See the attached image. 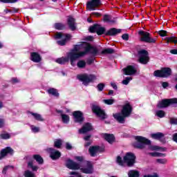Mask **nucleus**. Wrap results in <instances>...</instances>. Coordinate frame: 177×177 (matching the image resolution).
I'll return each mask as SVG.
<instances>
[{
	"label": "nucleus",
	"mask_w": 177,
	"mask_h": 177,
	"mask_svg": "<svg viewBox=\"0 0 177 177\" xmlns=\"http://www.w3.org/2000/svg\"><path fill=\"white\" fill-rule=\"evenodd\" d=\"M133 108L129 102L122 106V110L120 113L113 114V117L119 124H125V118L131 116Z\"/></svg>",
	"instance_id": "obj_1"
},
{
	"label": "nucleus",
	"mask_w": 177,
	"mask_h": 177,
	"mask_svg": "<svg viewBox=\"0 0 177 177\" xmlns=\"http://www.w3.org/2000/svg\"><path fill=\"white\" fill-rule=\"evenodd\" d=\"M135 140H136L133 142V146L135 149H140L143 150L146 146H149V150L152 151L159 150V147L157 145H151V141L142 136H135Z\"/></svg>",
	"instance_id": "obj_2"
},
{
	"label": "nucleus",
	"mask_w": 177,
	"mask_h": 177,
	"mask_svg": "<svg viewBox=\"0 0 177 177\" xmlns=\"http://www.w3.org/2000/svg\"><path fill=\"white\" fill-rule=\"evenodd\" d=\"M116 162L121 167L124 166V162L127 164V167H133L136 164V156L132 152H127L123 157V160L121 156H118Z\"/></svg>",
	"instance_id": "obj_3"
},
{
	"label": "nucleus",
	"mask_w": 177,
	"mask_h": 177,
	"mask_svg": "<svg viewBox=\"0 0 177 177\" xmlns=\"http://www.w3.org/2000/svg\"><path fill=\"white\" fill-rule=\"evenodd\" d=\"M75 160H76L77 162H86V167H82L80 169V171L82 172V174H86L89 175L93 174V164H92L90 160H85V158L84 156H75Z\"/></svg>",
	"instance_id": "obj_4"
},
{
	"label": "nucleus",
	"mask_w": 177,
	"mask_h": 177,
	"mask_svg": "<svg viewBox=\"0 0 177 177\" xmlns=\"http://www.w3.org/2000/svg\"><path fill=\"white\" fill-rule=\"evenodd\" d=\"M122 30L118 29L115 28H111L109 30L106 31V28L100 25L98 26V29L97 30L96 34L98 35H106V37H115V35H118V34H121Z\"/></svg>",
	"instance_id": "obj_5"
},
{
	"label": "nucleus",
	"mask_w": 177,
	"mask_h": 177,
	"mask_svg": "<svg viewBox=\"0 0 177 177\" xmlns=\"http://www.w3.org/2000/svg\"><path fill=\"white\" fill-rule=\"evenodd\" d=\"M77 80L79 81H81V82L83 83V84L85 85V86H88L91 82H94L96 80V75H88L86 73L84 74H80L77 75Z\"/></svg>",
	"instance_id": "obj_6"
},
{
	"label": "nucleus",
	"mask_w": 177,
	"mask_h": 177,
	"mask_svg": "<svg viewBox=\"0 0 177 177\" xmlns=\"http://www.w3.org/2000/svg\"><path fill=\"white\" fill-rule=\"evenodd\" d=\"M153 75L158 78H168V77L172 75V69L168 67H163L160 70L155 71Z\"/></svg>",
	"instance_id": "obj_7"
},
{
	"label": "nucleus",
	"mask_w": 177,
	"mask_h": 177,
	"mask_svg": "<svg viewBox=\"0 0 177 177\" xmlns=\"http://www.w3.org/2000/svg\"><path fill=\"white\" fill-rule=\"evenodd\" d=\"M83 48L84 50L83 51L85 55H88V53H91L93 56H97L99 55V50L97 48L91 45V44L84 41L82 42Z\"/></svg>",
	"instance_id": "obj_8"
},
{
	"label": "nucleus",
	"mask_w": 177,
	"mask_h": 177,
	"mask_svg": "<svg viewBox=\"0 0 177 177\" xmlns=\"http://www.w3.org/2000/svg\"><path fill=\"white\" fill-rule=\"evenodd\" d=\"M138 35L141 37L140 41L147 44H156V39L151 37V35L145 30H139Z\"/></svg>",
	"instance_id": "obj_9"
},
{
	"label": "nucleus",
	"mask_w": 177,
	"mask_h": 177,
	"mask_svg": "<svg viewBox=\"0 0 177 177\" xmlns=\"http://www.w3.org/2000/svg\"><path fill=\"white\" fill-rule=\"evenodd\" d=\"M91 111L94 114H95L97 117L101 118V120H106V118H109V115H107L106 111H104V110L102 109V107H100L98 105L93 104L91 106Z\"/></svg>",
	"instance_id": "obj_10"
},
{
	"label": "nucleus",
	"mask_w": 177,
	"mask_h": 177,
	"mask_svg": "<svg viewBox=\"0 0 177 177\" xmlns=\"http://www.w3.org/2000/svg\"><path fill=\"white\" fill-rule=\"evenodd\" d=\"M172 104H177V98L163 99L157 104L158 109H167Z\"/></svg>",
	"instance_id": "obj_11"
},
{
	"label": "nucleus",
	"mask_w": 177,
	"mask_h": 177,
	"mask_svg": "<svg viewBox=\"0 0 177 177\" xmlns=\"http://www.w3.org/2000/svg\"><path fill=\"white\" fill-rule=\"evenodd\" d=\"M138 62L141 64H147L150 61V57H149V52L145 49H142L138 51Z\"/></svg>",
	"instance_id": "obj_12"
},
{
	"label": "nucleus",
	"mask_w": 177,
	"mask_h": 177,
	"mask_svg": "<svg viewBox=\"0 0 177 177\" xmlns=\"http://www.w3.org/2000/svg\"><path fill=\"white\" fill-rule=\"evenodd\" d=\"M82 56H85L84 51L80 53H74L71 51L67 54L68 60L71 61V66H74V62L75 60H77V59H80V57H82Z\"/></svg>",
	"instance_id": "obj_13"
},
{
	"label": "nucleus",
	"mask_w": 177,
	"mask_h": 177,
	"mask_svg": "<svg viewBox=\"0 0 177 177\" xmlns=\"http://www.w3.org/2000/svg\"><path fill=\"white\" fill-rule=\"evenodd\" d=\"M102 0H91L87 1L86 8L88 10H96V8L102 6Z\"/></svg>",
	"instance_id": "obj_14"
},
{
	"label": "nucleus",
	"mask_w": 177,
	"mask_h": 177,
	"mask_svg": "<svg viewBox=\"0 0 177 177\" xmlns=\"http://www.w3.org/2000/svg\"><path fill=\"white\" fill-rule=\"evenodd\" d=\"M47 151H48L50 154V158L53 161H56V160H59V158L62 157V152L59 150H56L55 148H48Z\"/></svg>",
	"instance_id": "obj_15"
},
{
	"label": "nucleus",
	"mask_w": 177,
	"mask_h": 177,
	"mask_svg": "<svg viewBox=\"0 0 177 177\" xmlns=\"http://www.w3.org/2000/svg\"><path fill=\"white\" fill-rule=\"evenodd\" d=\"M73 116L74 118V122L77 124H82L85 121V118L84 117V113L81 111H75L73 113Z\"/></svg>",
	"instance_id": "obj_16"
},
{
	"label": "nucleus",
	"mask_w": 177,
	"mask_h": 177,
	"mask_svg": "<svg viewBox=\"0 0 177 177\" xmlns=\"http://www.w3.org/2000/svg\"><path fill=\"white\" fill-rule=\"evenodd\" d=\"M104 151V148L100 146H91L88 149V153L91 157H96L97 153H103Z\"/></svg>",
	"instance_id": "obj_17"
},
{
	"label": "nucleus",
	"mask_w": 177,
	"mask_h": 177,
	"mask_svg": "<svg viewBox=\"0 0 177 177\" xmlns=\"http://www.w3.org/2000/svg\"><path fill=\"white\" fill-rule=\"evenodd\" d=\"M66 167L68 169H73L74 171H77L81 168L80 163H77L71 159H68L66 161Z\"/></svg>",
	"instance_id": "obj_18"
},
{
	"label": "nucleus",
	"mask_w": 177,
	"mask_h": 177,
	"mask_svg": "<svg viewBox=\"0 0 177 177\" xmlns=\"http://www.w3.org/2000/svg\"><path fill=\"white\" fill-rule=\"evenodd\" d=\"M8 154H10V156H13V154H15V150H13V149H12L10 147H6V148L1 150L0 160H2V158L6 157Z\"/></svg>",
	"instance_id": "obj_19"
},
{
	"label": "nucleus",
	"mask_w": 177,
	"mask_h": 177,
	"mask_svg": "<svg viewBox=\"0 0 177 177\" xmlns=\"http://www.w3.org/2000/svg\"><path fill=\"white\" fill-rule=\"evenodd\" d=\"M151 138H152V139H155V140H159V142H161V143L163 144L167 142L165 140V135L161 132L151 134Z\"/></svg>",
	"instance_id": "obj_20"
},
{
	"label": "nucleus",
	"mask_w": 177,
	"mask_h": 177,
	"mask_svg": "<svg viewBox=\"0 0 177 177\" xmlns=\"http://www.w3.org/2000/svg\"><path fill=\"white\" fill-rule=\"evenodd\" d=\"M124 75H134L136 73H138V70L132 65H129L126 68L122 69Z\"/></svg>",
	"instance_id": "obj_21"
},
{
	"label": "nucleus",
	"mask_w": 177,
	"mask_h": 177,
	"mask_svg": "<svg viewBox=\"0 0 177 177\" xmlns=\"http://www.w3.org/2000/svg\"><path fill=\"white\" fill-rule=\"evenodd\" d=\"M30 59L31 62H33V63H41V62H42V57H41V55L37 52H32L30 53Z\"/></svg>",
	"instance_id": "obj_22"
},
{
	"label": "nucleus",
	"mask_w": 177,
	"mask_h": 177,
	"mask_svg": "<svg viewBox=\"0 0 177 177\" xmlns=\"http://www.w3.org/2000/svg\"><path fill=\"white\" fill-rule=\"evenodd\" d=\"M93 129L92 124L90 122H87L84 124L82 129H79V133H86V132H90Z\"/></svg>",
	"instance_id": "obj_23"
},
{
	"label": "nucleus",
	"mask_w": 177,
	"mask_h": 177,
	"mask_svg": "<svg viewBox=\"0 0 177 177\" xmlns=\"http://www.w3.org/2000/svg\"><path fill=\"white\" fill-rule=\"evenodd\" d=\"M67 23L71 31H75V30H77V27L75 26V19L73 18V17H69L68 18Z\"/></svg>",
	"instance_id": "obj_24"
},
{
	"label": "nucleus",
	"mask_w": 177,
	"mask_h": 177,
	"mask_svg": "<svg viewBox=\"0 0 177 177\" xmlns=\"http://www.w3.org/2000/svg\"><path fill=\"white\" fill-rule=\"evenodd\" d=\"M104 138L108 143H110V145H113L114 143V141L115 140V137L113 134H109V133H104Z\"/></svg>",
	"instance_id": "obj_25"
},
{
	"label": "nucleus",
	"mask_w": 177,
	"mask_h": 177,
	"mask_svg": "<svg viewBox=\"0 0 177 177\" xmlns=\"http://www.w3.org/2000/svg\"><path fill=\"white\" fill-rule=\"evenodd\" d=\"M47 93H48V95H52L53 96H55V97H59V96H60L59 91L55 88H50L47 90Z\"/></svg>",
	"instance_id": "obj_26"
},
{
	"label": "nucleus",
	"mask_w": 177,
	"mask_h": 177,
	"mask_svg": "<svg viewBox=\"0 0 177 177\" xmlns=\"http://www.w3.org/2000/svg\"><path fill=\"white\" fill-rule=\"evenodd\" d=\"M100 26V24H94L93 25L91 26L88 28L89 32H91L92 34L97 32V30Z\"/></svg>",
	"instance_id": "obj_27"
},
{
	"label": "nucleus",
	"mask_w": 177,
	"mask_h": 177,
	"mask_svg": "<svg viewBox=\"0 0 177 177\" xmlns=\"http://www.w3.org/2000/svg\"><path fill=\"white\" fill-rule=\"evenodd\" d=\"M54 28L55 30H58L59 31H62L66 29V24L60 22L55 23L54 24Z\"/></svg>",
	"instance_id": "obj_28"
},
{
	"label": "nucleus",
	"mask_w": 177,
	"mask_h": 177,
	"mask_svg": "<svg viewBox=\"0 0 177 177\" xmlns=\"http://www.w3.org/2000/svg\"><path fill=\"white\" fill-rule=\"evenodd\" d=\"M114 53H115V50L111 48H104L101 52V55H113Z\"/></svg>",
	"instance_id": "obj_29"
},
{
	"label": "nucleus",
	"mask_w": 177,
	"mask_h": 177,
	"mask_svg": "<svg viewBox=\"0 0 177 177\" xmlns=\"http://www.w3.org/2000/svg\"><path fill=\"white\" fill-rule=\"evenodd\" d=\"M32 157L33 159L35 160V161H37L39 165H42V164H44V158L41 157V155L35 154Z\"/></svg>",
	"instance_id": "obj_30"
},
{
	"label": "nucleus",
	"mask_w": 177,
	"mask_h": 177,
	"mask_svg": "<svg viewBox=\"0 0 177 177\" xmlns=\"http://www.w3.org/2000/svg\"><path fill=\"white\" fill-rule=\"evenodd\" d=\"M56 63H58V64H66V63H68V58L67 57L57 58Z\"/></svg>",
	"instance_id": "obj_31"
},
{
	"label": "nucleus",
	"mask_w": 177,
	"mask_h": 177,
	"mask_svg": "<svg viewBox=\"0 0 177 177\" xmlns=\"http://www.w3.org/2000/svg\"><path fill=\"white\" fill-rule=\"evenodd\" d=\"M62 121L63 124H68L70 122V116L67 114H61Z\"/></svg>",
	"instance_id": "obj_32"
},
{
	"label": "nucleus",
	"mask_w": 177,
	"mask_h": 177,
	"mask_svg": "<svg viewBox=\"0 0 177 177\" xmlns=\"http://www.w3.org/2000/svg\"><path fill=\"white\" fill-rule=\"evenodd\" d=\"M30 114H31V115L34 116V118H35V120H36V121H44V120L42 118V116L41 115V114L35 113L34 112H30Z\"/></svg>",
	"instance_id": "obj_33"
},
{
	"label": "nucleus",
	"mask_w": 177,
	"mask_h": 177,
	"mask_svg": "<svg viewBox=\"0 0 177 177\" xmlns=\"http://www.w3.org/2000/svg\"><path fill=\"white\" fill-rule=\"evenodd\" d=\"M129 177H139L140 176V174H139V171L136 170H130L128 173Z\"/></svg>",
	"instance_id": "obj_34"
},
{
	"label": "nucleus",
	"mask_w": 177,
	"mask_h": 177,
	"mask_svg": "<svg viewBox=\"0 0 177 177\" xmlns=\"http://www.w3.org/2000/svg\"><path fill=\"white\" fill-rule=\"evenodd\" d=\"M103 21L104 23H114V21H111V16L107 14L104 15Z\"/></svg>",
	"instance_id": "obj_35"
},
{
	"label": "nucleus",
	"mask_w": 177,
	"mask_h": 177,
	"mask_svg": "<svg viewBox=\"0 0 177 177\" xmlns=\"http://www.w3.org/2000/svg\"><path fill=\"white\" fill-rule=\"evenodd\" d=\"M166 41L167 44H176V37H166Z\"/></svg>",
	"instance_id": "obj_36"
},
{
	"label": "nucleus",
	"mask_w": 177,
	"mask_h": 177,
	"mask_svg": "<svg viewBox=\"0 0 177 177\" xmlns=\"http://www.w3.org/2000/svg\"><path fill=\"white\" fill-rule=\"evenodd\" d=\"M28 168H31L32 171H38V167L34 166V163L32 161H29L28 162Z\"/></svg>",
	"instance_id": "obj_37"
},
{
	"label": "nucleus",
	"mask_w": 177,
	"mask_h": 177,
	"mask_svg": "<svg viewBox=\"0 0 177 177\" xmlns=\"http://www.w3.org/2000/svg\"><path fill=\"white\" fill-rule=\"evenodd\" d=\"M77 66L79 68H85V67H86V62L84 60H80Z\"/></svg>",
	"instance_id": "obj_38"
},
{
	"label": "nucleus",
	"mask_w": 177,
	"mask_h": 177,
	"mask_svg": "<svg viewBox=\"0 0 177 177\" xmlns=\"http://www.w3.org/2000/svg\"><path fill=\"white\" fill-rule=\"evenodd\" d=\"M80 46H82V48H84V45H82V43L81 44L75 45L73 49H72L71 52L78 53V52H80Z\"/></svg>",
	"instance_id": "obj_39"
},
{
	"label": "nucleus",
	"mask_w": 177,
	"mask_h": 177,
	"mask_svg": "<svg viewBox=\"0 0 177 177\" xmlns=\"http://www.w3.org/2000/svg\"><path fill=\"white\" fill-rule=\"evenodd\" d=\"M11 136L9 133H5L0 134V139H3L4 140H8V139H10Z\"/></svg>",
	"instance_id": "obj_40"
},
{
	"label": "nucleus",
	"mask_w": 177,
	"mask_h": 177,
	"mask_svg": "<svg viewBox=\"0 0 177 177\" xmlns=\"http://www.w3.org/2000/svg\"><path fill=\"white\" fill-rule=\"evenodd\" d=\"M62 140L59 139L54 142V147H56V149H61L62 147Z\"/></svg>",
	"instance_id": "obj_41"
},
{
	"label": "nucleus",
	"mask_w": 177,
	"mask_h": 177,
	"mask_svg": "<svg viewBox=\"0 0 177 177\" xmlns=\"http://www.w3.org/2000/svg\"><path fill=\"white\" fill-rule=\"evenodd\" d=\"M157 117H159L160 118H164L165 117V111L162 110L158 111L156 112Z\"/></svg>",
	"instance_id": "obj_42"
},
{
	"label": "nucleus",
	"mask_w": 177,
	"mask_h": 177,
	"mask_svg": "<svg viewBox=\"0 0 177 177\" xmlns=\"http://www.w3.org/2000/svg\"><path fill=\"white\" fill-rule=\"evenodd\" d=\"M105 86L106 84H104V83H100L97 85V89L99 92H102L104 89Z\"/></svg>",
	"instance_id": "obj_43"
},
{
	"label": "nucleus",
	"mask_w": 177,
	"mask_h": 177,
	"mask_svg": "<svg viewBox=\"0 0 177 177\" xmlns=\"http://www.w3.org/2000/svg\"><path fill=\"white\" fill-rule=\"evenodd\" d=\"M24 176L25 177H35V174H34V173H32L30 170H26V171H25Z\"/></svg>",
	"instance_id": "obj_44"
},
{
	"label": "nucleus",
	"mask_w": 177,
	"mask_h": 177,
	"mask_svg": "<svg viewBox=\"0 0 177 177\" xmlns=\"http://www.w3.org/2000/svg\"><path fill=\"white\" fill-rule=\"evenodd\" d=\"M130 81H132V77H127L125 80H122V84L123 85H128Z\"/></svg>",
	"instance_id": "obj_45"
},
{
	"label": "nucleus",
	"mask_w": 177,
	"mask_h": 177,
	"mask_svg": "<svg viewBox=\"0 0 177 177\" xmlns=\"http://www.w3.org/2000/svg\"><path fill=\"white\" fill-rule=\"evenodd\" d=\"M158 35H160V37H167V35H168V32L167 30H159L158 32Z\"/></svg>",
	"instance_id": "obj_46"
},
{
	"label": "nucleus",
	"mask_w": 177,
	"mask_h": 177,
	"mask_svg": "<svg viewBox=\"0 0 177 177\" xmlns=\"http://www.w3.org/2000/svg\"><path fill=\"white\" fill-rule=\"evenodd\" d=\"M115 100L113 99L104 100V103H105V104H108L109 106L113 104Z\"/></svg>",
	"instance_id": "obj_47"
},
{
	"label": "nucleus",
	"mask_w": 177,
	"mask_h": 177,
	"mask_svg": "<svg viewBox=\"0 0 177 177\" xmlns=\"http://www.w3.org/2000/svg\"><path fill=\"white\" fill-rule=\"evenodd\" d=\"M65 34L62 32H57L55 35L56 39H62L64 37Z\"/></svg>",
	"instance_id": "obj_48"
},
{
	"label": "nucleus",
	"mask_w": 177,
	"mask_h": 177,
	"mask_svg": "<svg viewBox=\"0 0 177 177\" xmlns=\"http://www.w3.org/2000/svg\"><path fill=\"white\" fill-rule=\"evenodd\" d=\"M32 132L34 133H38L39 132V127H37L35 126H31Z\"/></svg>",
	"instance_id": "obj_49"
},
{
	"label": "nucleus",
	"mask_w": 177,
	"mask_h": 177,
	"mask_svg": "<svg viewBox=\"0 0 177 177\" xmlns=\"http://www.w3.org/2000/svg\"><path fill=\"white\" fill-rule=\"evenodd\" d=\"M66 39H62V40H59V41H57V44H58V45H60V46H64V45H66Z\"/></svg>",
	"instance_id": "obj_50"
},
{
	"label": "nucleus",
	"mask_w": 177,
	"mask_h": 177,
	"mask_svg": "<svg viewBox=\"0 0 177 177\" xmlns=\"http://www.w3.org/2000/svg\"><path fill=\"white\" fill-rule=\"evenodd\" d=\"M169 122L171 125H177V118H170Z\"/></svg>",
	"instance_id": "obj_51"
},
{
	"label": "nucleus",
	"mask_w": 177,
	"mask_h": 177,
	"mask_svg": "<svg viewBox=\"0 0 177 177\" xmlns=\"http://www.w3.org/2000/svg\"><path fill=\"white\" fill-rule=\"evenodd\" d=\"M9 168H14L13 166H10V165H7L6 167H3L2 173L4 174H6V172L8 171V169H9Z\"/></svg>",
	"instance_id": "obj_52"
},
{
	"label": "nucleus",
	"mask_w": 177,
	"mask_h": 177,
	"mask_svg": "<svg viewBox=\"0 0 177 177\" xmlns=\"http://www.w3.org/2000/svg\"><path fill=\"white\" fill-rule=\"evenodd\" d=\"M156 162H158V164H167V159H157Z\"/></svg>",
	"instance_id": "obj_53"
},
{
	"label": "nucleus",
	"mask_w": 177,
	"mask_h": 177,
	"mask_svg": "<svg viewBox=\"0 0 177 177\" xmlns=\"http://www.w3.org/2000/svg\"><path fill=\"white\" fill-rule=\"evenodd\" d=\"M65 146H66V150H72L73 149V145H71L70 142H66Z\"/></svg>",
	"instance_id": "obj_54"
},
{
	"label": "nucleus",
	"mask_w": 177,
	"mask_h": 177,
	"mask_svg": "<svg viewBox=\"0 0 177 177\" xmlns=\"http://www.w3.org/2000/svg\"><path fill=\"white\" fill-rule=\"evenodd\" d=\"M122 39H124V41H128L129 39V35L124 33L122 35Z\"/></svg>",
	"instance_id": "obj_55"
},
{
	"label": "nucleus",
	"mask_w": 177,
	"mask_h": 177,
	"mask_svg": "<svg viewBox=\"0 0 177 177\" xmlns=\"http://www.w3.org/2000/svg\"><path fill=\"white\" fill-rule=\"evenodd\" d=\"M84 41H88L90 42H92L93 41V36H87L84 38Z\"/></svg>",
	"instance_id": "obj_56"
},
{
	"label": "nucleus",
	"mask_w": 177,
	"mask_h": 177,
	"mask_svg": "<svg viewBox=\"0 0 177 177\" xmlns=\"http://www.w3.org/2000/svg\"><path fill=\"white\" fill-rule=\"evenodd\" d=\"M162 86L165 89V88H168V86H169V83H168V82H163L162 83Z\"/></svg>",
	"instance_id": "obj_57"
},
{
	"label": "nucleus",
	"mask_w": 177,
	"mask_h": 177,
	"mask_svg": "<svg viewBox=\"0 0 177 177\" xmlns=\"http://www.w3.org/2000/svg\"><path fill=\"white\" fill-rule=\"evenodd\" d=\"M94 62H95V59L90 58V59H87V64H88V66H91V64H93Z\"/></svg>",
	"instance_id": "obj_58"
},
{
	"label": "nucleus",
	"mask_w": 177,
	"mask_h": 177,
	"mask_svg": "<svg viewBox=\"0 0 177 177\" xmlns=\"http://www.w3.org/2000/svg\"><path fill=\"white\" fill-rule=\"evenodd\" d=\"M64 38V39H66V41L67 42V41H68V39H71V35H70V34H65Z\"/></svg>",
	"instance_id": "obj_59"
},
{
	"label": "nucleus",
	"mask_w": 177,
	"mask_h": 177,
	"mask_svg": "<svg viewBox=\"0 0 177 177\" xmlns=\"http://www.w3.org/2000/svg\"><path fill=\"white\" fill-rule=\"evenodd\" d=\"M92 16H95L96 17H100L102 16V14L100 12H92Z\"/></svg>",
	"instance_id": "obj_60"
},
{
	"label": "nucleus",
	"mask_w": 177,
	"mask_h": 177,
	"mask_svg": "<svg viewBox=\"0 0 177 177\" xmlns=\"http://www.w3.org/2000/svg\"><path fill=\"white\" fill-rule=\"evenodd\" d=\"M92 145V141L89 140L84 143V147H89Z\"/></svg>",
	"instance_id": "obj_61"
},
{
	"label": "nucleus",
	"mask_w": 177,
	"mask_h": 177,
	"mask_svg": "<svg viewBox=\"0 0 177 177\" xmlns=\"http://www.w3.org/2000/svg\"><path fill=\"white\" fill-rule=\"evenodd\" d=\"M172 140H174V142L177 143V133H175L174 134H173Z\"/></svg>",
	"instance_id": "obj_62"
},
{
	"label": "nucleus",
	"mask_w": 177,
	"mask_h": 177,
	"mask_svg": "<svg viewBox=\"0 0 177 177\" xmlns=\"http://www.w3.org/2000/svg\"><path fill=\"white\" fill-rule=\"evenodd\" d=\"M92 138L91 135H88L84 137V140H86V142L89 141V140Z\"/></svg>",
	"instance_id": "obj_63"
},
{
	"label": "nucleus",
	"mask_w": 177,
	"mask_h": 177,
	"mask_svg": "<svg viewBox=\"0 0 177 177\" xmlns=\"http://www.w3.org/2000/svg\"><path fill=\"white\" fill-rule=\"evenodd\" d=\"M170 53L171 55H177V48L170 50Z\"/></svg>",
	"instance_id": "obj_64"
}]
</instances>
